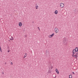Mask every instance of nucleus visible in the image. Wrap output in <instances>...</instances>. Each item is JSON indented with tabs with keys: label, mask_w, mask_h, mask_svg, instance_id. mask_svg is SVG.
I'll use <instances>...</instances> for the list:
<instances>
[{
	"label": "nucleus",
	"mask_w": 78,
	"mask_h": 78,
	"mask_svg": "<svg viewBox=\"0 0 78 78\" xmlns=\"http://www.w3.org/2000/svg\"><path fill=\"white\" fill-rule=\"evenodd\" d=\"M78 47L76 48L75 49H73V56H74V55L76 53H78V52H78Z\"/></svg>",
	"instance_id": "f257e3e1"
},
{
	"label": "nucleus",
	"mask_w": 78,
	"mask_h": 78,
	"mask_svg": "<svg viewBox=\"0 0 78 78\" xmlns=\"http://www.w3.org/2000/svg\"><path fill=\"white\" fill-rule=\"evenodd\" d=\"M72 56L73 57H74V58H76L77 60L78 59L77 57H78V53H76L75 55L74 54V55H73V54Z\"/></svg>",
	"instance_id": "f03ea898"
},
{
	"label": "nucleus",
	"mask_w": 78,
	"mask_h": 78,
	"mask_svg": "<svg viewBox=\"0 0 78 78\" xmlns=\"http://www.w3.org/2000/svg\"><path fill=\"white\" fill-rule=\"evenodd\" d=\"M67 38L66 37H65L63 38V44H65L66 43L67 44Z\"/></svg>",
	"instance_id": "7ed1b4c3"
},
{
	"label": "nucleus",
	"mask_w": 78,
	"mask_h": 78,
	"mask_svg": "<svg viewBox=\"0 0 78 78\" xmlns=\"http://www.w3.org/2000/svg\"><path fill=\"white\" fill-rule=\"evenodd\" d=\"M59 31V30H58V28H55V31L56 33H57Z\"/></svg>",
	"instance_id": "20e7f679"
},
{
	"label": "nucleus",
	"mask_w": 78,
	"mask_h": 78,
	"mask_svg": "<svg viewBox=\"0 0 78 78\" xmlns=\"http://www.w3.org/2000/svg\"><path fill=\"white\" fill-rule=\"evenodd\" d=\"M54 35H55V33H53L51 35H49V37H50V38H51V37H53V36Z\"/></svg>",
	"instance_id": "39448f33"
},
{
	"label": "nucleus",
	"mask_w": 78,
	"mask_h": 78,
	"mask_svg": "<svg viewBox=\"0 0 78 78\" xmlns=\"http://www.w3.org/2000/svg\"><path fill=\"white\" fill-rule=\"evenodd\" d=\"M60 7L63 8L64 6V4L62 3H61L60 4Z\"/></svg>",
	"instance_id": "423d86ee"
},
{
	"label": "nucleus",
	"mask_w": 78,
	"mask_h": 78,
	"mask_svg": "<svg viewBox=\"0 0 78 78\" xmlns=\"http://www.w3.org/2000/svg\"><path fill=\"white\" fill-rule=\"evenodd\" d=\"M55 71L56 73H57L58 74H59V71H58V70L57 69H56Z\"/></svg>",
	"instance_id": "0eeeda50"
},
{
	"label": "nucleus",
	"mask_w": 78,
	"mask_h": 78,
	"mask_svg": "<svg viewBox=\"0 0 78 78\" xmlns=\"http://www.w3.org/2000/svg\"><path fill=\"white\" fill-rule=\"evenodd\" d=\"M22 23H21V22L19 23V26L20 27H22Z\"/></svg>",
	"instance_id": "6e6552de"
},
{
	"label": "nucleus",
	"mask_w": 78,
	"mask_h": 78,
	"mask_svg": "<svg viewBox=\"0 0 78 78\" xmlns=\"http://www.w3.org/2000/svg\"><path fill=\"white\" fill-rule=\"evenodd\" d=\"M74 11H75V14H76V13H77V12H78V10L75 9L74 10Z\"/></svg>",
	"instance_id": "1a4fd4ad"
},
{
	"label": "nucleus",
	"mask_w": 78,
	"mask_h": 78,
	"mask_svg": "<svg viewBox=\"0 0 78 78\" xmlns=\"http://www.w3.org/2000/svg\"><path fill=\"white\" fill-rule=\"evenodd\" d=\"M25 56L23 57V58H25V57H27V53H25V54H24Z\"/></svg>",
	"instance_id": "9d476101"
},
{
	"label": "nucleus",
	"mask_w": 78,
	"mask_h": 78,
	"mask_svg": "<svg viewBox=\"0 0 78 78\" xmlns=\"http://www.w3.org/2000/svg\"><path fill=\"white\" fill-rule=\"evenodd\" d=\"M10 39L11 41H13V40H14V38H13V37H11V38H10Z\"/></svg>",
	"instance_id": "9b49d317"
},
{
	"label": "nucleus",
	"mask_w": 78,
	"mask_h": 78,
	"mask_svg": "<svg viewBox=\"0 0 78 78\" xmlns=\"http://www.w3.org/2000/svg\"><path fill=\"white\" fill-rule=\"evenodd\" d=\"M58 10H55V14H58Z\"/></svg>",
	"instance_id": "f8f14e48"
},
{
	"label": "nucleus",
	"mask_w": 78,
	"mask_h": 78,
	"mask_svg": "<svg viewBox=\"0 0 78 78\" xmlns=\"http://www.w3.org/2000/svg\"><path fill=\"white\" fill-rule=\"evenodd\" d=\"M69 78H72V76L71 75H70L69 76Z\"/></svg>",
	"instance_id": "ddd939ff"
},
{
	"label": "nucleus",
	"mask_w": 78,
	"mask_h": 78,
	"mask_svg": "<svg viewBox=\"0 0 78 78\" xmlns=\"http://www.w3.org/2000/svg\"><path fill=\"white\" fill-rule=\"evenodd\" d=\"M53 76L54 78H55L56 77V75H53Z\"/></svg>",
	"instance_id": "4468645a"
},
{
	"label": "nucleus",
	"mask_w": 78,
	"mask_h": 78,
	"mask_svg": "<svg viewBox=\"0 0 78 78\" xmlns=\"http://www.w3.org/2000/svg\"><path fill=\"white\" fill-rule=\"evenodd\" d=\"M0 51L2 52V48H1V46L0 45Z\"/></svg>",
	"instance_id": "2eb2a0df"
},
{
	"label": "nucleus",
	"mask_w": 78,
	"mask_h": 78,
	"mask_svg": "<svg viewBox=\"0 0 78 78\" xmlns=\"http://www.w3.org/2000/svg\"><path fill=\"white\" fill-rule=\"evenodd\" d=\"M36 9H38V6L37 5L36 6Z\"/></svg>",
	"instance_id": "dca6fc26"
},
{
	"label": "nucleus",
	"mask_w": 78,
	"mask_h": 78,
	"mask_svg": "<svg viewBox=\"0 0 78 78\" xmlns=\"http://www.w3.org/2000/svg\"><path fill=\"white\" fill-rule=\"evenodd\" d=\"M47 53H48V51H46V54L47 55Z\"/></svg>",
	"instance_id": "f3484780"
},
{
	"label": "nucleus",
	"mask_w": 78,
	"mask_h": 78,
	"mask_svg": "<svg viewBox=\"0 0 78 78\" xmlns=\"http://www.w3.org/2000/svg\"><path fill=\"white\" fill-rule=\"evenodd\" d=\"M72 73L73 75H75V73H74V72H72Z\"/></svg>",
	"instance_id": "a211bd4d"
},
{
	"label": "nucleus",
	"mask_w": 78,
	"mask_h": 78,
	"mask_svg": "<svg viewBox=\"0 0 78 78\" xmlns=\"http://www.w3.org/2000/svg\"><path fill=\"white\" fill-rule=\"evenodd\" d=\"M38 29H39V30H40V28H39V27H37Z\"/></svg>",
	"instance_id": "6ab92c4d"
},
{
	"label": "nucleus",
	"mask_w": 78,
	"mask_h": 78,
	"mask_svg": "<svg viewBox=\"0 0 78 78\" xmlns=\"http://www.w3.org/2000/svg\"><path fill=\"white\" fill-rule=\"evenodd\" d=\"M11 65H12L13 64H12V62H11Z\"/></svg>",
	"instance_id": "aec40b11"
},
{
	"label": "nucleus",
	"mask_w": 78,
	"mask_h": 78,
	"mask_svg": "<svg viewBox=\"0 0 78 78\" xmlns=\"http://www.w3.org/2000/svg\"><path fill=\"white\" fill-rule=\"evenodd\" d=\"M51 71H49L48 72V73H51Z\"/></svg>",
	"instance_id": "412c9836"
},
{
	"label": "nucleus",
	"mask_w": 78,
	"mask_h": 78,
	"mask_svg": "<svg viewBox=\"0 0 78 78\" xmlns=\"http://www.w3.org/2000/svg\"><path fill=\"white\" fill-rule=\"evenodd\" d=\"M2 74H4V73H3V72H2Z\"/></svg>",
	"instance_id": "4be33fe9"
},
{
	"label": "nucleus",
	"mask_w": 78,
	"mask_h": 78,
	"mask_svg": "<svg viewBox=\"0 0 78 78\" xmlns=\"http://www.w3.org/2000/svg\"><path fill=\"white\" fill-rule=\"evenodd\" d=\"M9 50H8V53H9Z\"/></svg>",
	"instance_id": "5701e85b"
},
{
	"label": "nucleus",
	"mask_w": 78,
	"mask_h": 78,
	"mask_svg": "<svg viewBox=\"0 0 78 78\" xmlns=\"http://www.w3.org/2000/svg\"><path fill=\"white\" fill-rule=\"evenodd\" d=\"M51 69H53V67H51Z\"/></svg>",
	"instance_id": "b1692460"
},
{
	"label": "nucleus",
	"mask_w": 78,
	"mask_h": 78,
	"mask_svg": "<svg viewBox=\"0 0 78 78\" xmlns=\"http://www.w3.org/2000/svg\"><path fill=\"white\" fill-rule=\"evenodd\" d=\"M5 64H6V63L5 62Z\"/></svg>",
	"instance_id": "393cba45"
},
{
	"label": "nucleus",
	"mask_w": 78,
	"mask_h": 78,
	"mask_svg": "<svg viewBox=\"0 0 78 78\" xmlns=\"http://www.w3.org/2000/svg\"><path fill=\"white\" fill-rule=\"evenodd\" d=\"M33 23H34V22H33Z\"/></svg>",
	"instance_id": "a878e982"
}]
</instances>
